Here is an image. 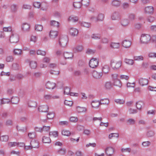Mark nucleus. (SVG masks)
Wrapping results in <instances>:
<instances>
[{
  "label": "nucleus",
  "instance_id": "nucleus-9",
  "mask_svg": "<svg viewBox=\"0 0 156 156\" xmlns=\"http://www.w3.org/2000/svg\"><path fill=\"white\" fill-rule=\"evenodd\" d=\"M45 86L48 89H53L55 87L56 85L55 83L49 81L46 83Z\"/></svg>",
  "mask_w": 156,
  "mask_h": 156
},
{
  "label": "nucleus",
  "instance_id": "nucleus-22",
  "mask_svg": "<svg viewBox=\"0 0 156 156\" xmlns=\"http://www.w3.org/2000/svg\"><path fill=\"white\" fill-rule=\"evenodd\" d=\"M18 8V6L17 4H13L10 5V9L11 12H15L17 11Z\"/></svg>",
  "mask_w": 156,
  "mask_h": 156
},
{
  "label": "nucleus",
  "instance_id": "nucleus-7",
  "mask_svg": "<svg viewBox=\"0 0 156 156\" xmlns=\"http://www.w3.org/2000/svg\"><path fill=\"white\" fill-rule=\"evenodd\" d=\"M78 30L73 27H70L69 29V32L70 35L72 37H76L77 36L78 33Z\"/></svg>",
  "mask_w": 156,
  "mask_h": 156
},
{
  "label": "nucleus",
  "instance_id": "nucleus-2",
  "mask_svg": "<svg viewBox=\"0 0 156 156\" xmlns=\"http://www.w3.org/2000/svg\"><path fill=\"white\" fill-rule=\"evenodd\" d=\"M58 43L61 47L64 48L66 47L68 42V38L66 35L60 36L58 40Z\"/></svg>",
  "mask_w": 156,
  "mask_h": 156
},
{
  "label": "nucleus",
  "instance_id": "nucleus-27",
  "mask_svg": "<svg viewBox=\"0 0 156 156\" xmlns=\"http://www.w3.org/2000/svg\"><path fill=\"white\" fill-rule=\"evenodd\" d=\"M79 23L82 27L86 28H89L91 26V24L90 23L85 22H79Z\"/></svg>",
  "mask_w": 156,
  "mask_h": 156
},
{
  "label": "nucleus",
  "instance_id": "nucleus-40",
  "mask_svg": "<svg viewBox=\"0 0 156 156\" xmlns=\"http://www.w3.org/2000/svg\"><path fill=\"white\" fill-rule=\"evenodd\" d=\"M62 135L67 136H69L71 135V133L69 130L64 129L62 131Z\"/></svg>",
  "mask_w": 156,
  "mask_h": 156
},
{
  "label": "nucleus",
  "instance_id": "nucleus-20",
  "mask_svg": "<svg viewBox=\"0 0 156 156\" xmlns=\"http://www.w3.org/2000/svg\"><path fill=\"white\" fill-rule=\"evenodd\" d=\"M105 16L104 14L99 13L96 18V22L102 21L104 19Z\"/></svg>",
  "mask_w": 156,
  "mask_h": 156
},
{
  "label": "nucleus",
  "instance_id": "nucleus-6",
  "mask_svg": "<svg viewBox=\"0 0 156 156\" xmlns=\"http://www.w3.org/2000/svg\"><path fill=\"white\" fill-rule=\"evenodd\" d=\"M19 41V37L16 34H13L10 38V41L12 43H16Z\"/></svg>",
  "mask_w": 156,
  "mask_h": 156
},
{
  "label": "nucleus",
  "instance_id": "nucleus-60",
  "mask_svg": "<svg viewBox=\"0 0 156 156\" xmlns=\"http://www.w3.org/2000/svg\"><path fill=\"white\" fill-rule=\"evenodd\" d=\"M105 87L106 89L109 90L112 87V85L111 83L107 82L105 84Z\"/></svg>",
  "mask_w": 156,
  "mask_h": 156
},
{
  "label": "nucleus",
  "instance_id": "nucleus-62",
  "mask_svg": "<svg viewBox=\"0 0 156 156\" xmlns=\"http://www.w3.org/2000/svg\"><path fill=\"white\" fill-rule=\"evenodd\" d=\"M37 55H40L44 56L46 55V52L43 51L38 50L37 51Z\"/></svg>",
  "mask_w": 156,
  "mask_h": 156
},
{
  "label": "nucleus",
  "instance_id": "nucleus-29",
  "mask_svg": "<svg viewBox=\"0 0 156 156\" xmlns=\"http://www.w3.org/2000/svg\"><path fill=\"white\" fill-rule=\"evenodd\" d=\"M29 65L30 67L32 69H35L37 66V62L34 61H31L30 62Z\"/></svg>",
  "mask_w": 156,
  "mask_h": 156
},
{
  "label": "nucleus",
  "instance_id": "nucleus-32",
  "mask_svg": "<svg viewBox=\"0 0 156 156\" xmlns=\"http://www.w3.org/2000/svg\"><path fill=\"white\" fill-rule=\"evenodd\" d=\"M64 56L66 59L72 58L73 55L72 53L66 52L64 53Z\"/></svg>",
  "mask_w": 156,
  "mask_h": 156
},
{
  "label": "nucleus",
  "instance_id": "nucleus-37",
  "mask_svg": "<svg viewBox=\"0 0 156 156\" xmlns=\"http://www.w3.org/2000/svg\"><path fill=\"white\" fill-rule=\"evenodd\" d=\"M91 38L94 40H98L101 38V36L99 34H94L91 35Z\"/></svg>",
  "mask_w": 156,
  "mask_h": 156
},
{
  "label": "nucleus",
  "instance_id": "nucleus-64",
  "mask_svg": "<svg viewBox=\"0 0 156 156\" xmlns=\"http://www.w3.org/2000/svg\"><path fill=\"white\" fill-rule=\"evenodd\" d=\"M148 56L149 58H156V53L154 52H151L148 53Z\"/></svg>",
  "mask_w": 156,
  "mask_h": 156
},
{
  "label": "nucleus",
  "instance_id": "nucleus-26",
  "mask_svg": "<svg viewBox=\"0 0 156 156\" xmlns=\"http://www.w3.org/2000/svg\"><path fill=\"white\" fill-rule=\"evenodd\" d=\"M66 152V149L64 148H61L58 150L57 152V154L60 155H64L65 154Z\"/></svg>",
  "mask_w": 156,
  "mask_h": 156
},
{
  "label": "nucleus",
  "instance_id": "nucleus-16",
  "mask_svg": "<svg viewBox=\"0 0 156 156\" xmlns=\"http://www.w3.org/2000/svg\"><path fill=\"white\" fill-rule=\"evenodd\" d=\"M30 26L27 23H24L22 25V29L24 32H28L30 30Z\"/></svg>",
  "mask_w": 156,
  "mask_h": 156
},
{
  "label": "nucleus",
  "instance_id": "nucleus-50",
  "mask_svg": "<svg viewBox=\"0 0 156 156\" xmlns=\"http://www.w3.org/2000/svg\"><path fill=\"white\" fill-rule=\"evenodd\" d=\"M81 4L85 6H88L90 4V0H82Z\"/></svg>",
  "mask_w": 156,
  "mask_h": 156
},
{
  "label": "nucleus",
  "instance_id": "nucleus-10",
  "mask_svg": "<svg viewBox=\"0 0 156 156\" xmlns=\"http://www.w3.org/2000/svg\"><path fill=\"white\" fill-rule=\"evenodd\" d=\"M58 35V31L56 30H51L49 32V36L51 39L56 38Z\"/></svg>",
  "mask_w": 156,
  "mask_h": 156
},
{
  "label": "nucleus",
  "instance_id": "nucleus-28",
  "mask_svg": "<svg viewBox=\"0 0 156 156\" xmlns=\"http://www.w3.org/2000/svg\"><path fill=\"white\" fill-rule=\"evenodd\" d=\"M30 144L32 148H37L38 147V143L37 141L35 140L31 141Z\"/></svg>",
  "mask_w": 156,
  "mask_h": 156
},
{
  "label": "nucleus",
  "instance_id": "nucleus-12",
  "mask_svg": "<svg viewBox=\"0 0 156 156\" xmlns=\"http://www.w3.org/2000/svg\"><path fill=\"white\" fill-rule=\"evenodd\" d=\"M84 49L83 46L81 44H79L73 48L74 51L77 52H80L82 51Z\"/></svg>",
  "mask_w": 156,
  "mask_h": 156
},
{
  "label": "nucleus",
  "instance_id": "nucleus-35",
  "mask_svg": "<svg viewBox=\"0 0 156 156\" xmlns=\"http://www.w3.org/2000/svg\"><path fill=\"white\" fill-rule=\"evenodd\" d=\"M143 105L144 103L141 101H138L136 102V106L137 109L140 110L142 109Z\"/></svg>",
  "mask_w": 156,
  "mask_h": 156
},
{
  "label": "nucleus",
  "instance_id": "nucleus-49",
  "mask_svg": "<svg viewBox=\"0 0 156 156\" xmlns=\"http://www.w3.org/2000/svg\"><path fill=\"white\" fill-rule=\"evenodd\" d=\"M19 101V98L18 97H13L12 98L11 102L13 104H17Z\"/></svg>",
  "mask_w": 156,
  "mask_h": 156
},
{
  "label": "nucleus",
  "instance_id": "nucleus-45",
  "mask_svg": "<svg viewBox=\"0 0 156 156\" xmlns=\"http://www.w3.org/2000/svg\"><path fill=\"white\" fill-rule=\"evenodd\" d=\"M120 1L117 0H114L112 2V5L115 6H119L120 5Z\"/></svg>",
  "mask_w": 156,
  "mask_h": 156
},
{
  "label": "nucleus",
  "instance_id": "nucleus-34",
  "mask_svg": "<svg viewBox=\"0 0 156 156\" xmlns=\"http://www.w3.org/2000/svg\"><path fill=\"white\" fill-rule=\"evenodd\" d=\"M102 71L103 72L106 74L108 73L109 71V68L108 66L104 65L102 66Z\"/></svg>",
  "mask_w": 156,
  "mask_h": 156
},
{
  "label": "nucleus",
  "instance_id": "nucleus-18",
  "mask_svg": "<svg viewBox=\"0 0 156 156\" xmlns=\"http://www.w3.org/2000/svg\"><path fill=\"white\" fill-rule=\"evenodd\" d=\"M139 83L141 86H143L148 84V80L145 78H141L139 80Z\"/></svg>",
  "mask_w": 156,
  "mask_h": 156
},
{
  "label": "nucleus",
  "instance_id": "nucleus-24",
  "mask_svg": "<svg viewBox=\"0 0 156 156\" xmlns=\"http://www.w3.org/2000/svg\"><path fill=\"white\" fill-rule=\"evenodd\" d=\"M91 105L93 108H97L99 107L100 105L99 101H94L92 102Z\"/></svg>",
  "mask_w": 156,
  "mask_h": 156
},
{
  "label": "nucleus",
  "instance_id": "nucleus-48",
  "mask_svg": "<svg viewBox=\"0 0 156 156\" xmlns=\"http://www.w3.org/2000/svg\"><path fill=\"white\" fill-rule=\"evenodd\" d=\"M52 96L50 94H45L43 97L44 100L46 101L51 99Z\"/></svg>",
  "mask_w": 156,
  "mask_h": 156
},
{
  "label": "nucleus",
  "instance_id": "nucleus-56",
  "mask_svg": "<svg viewBox=\"0 0 156 156\" xmlns=\"http://www.w3.org/2000/svg\"><path fill=\"white\" fill-rule=\"evenodd\" d=\"M43 29V26L41 25H36L35 26L36 30L38 31H41Z\"/></svg>",
  "mask_w": 156,
  "mask_h": 156
},
{
  "label": "nucleus",
  "instance_id": "nucleus-52",
  "mask_svg": "<svg viewBox=\"0 0 156 156\" xmlns=\"http://www.w3.org/2000/svg\"><path fill=\"white\" fill-rule=\"evenodd\" d=\"M51 24L52 26L58 27H59V23L57 21L52 20L51 22Z\"/></svg>",
  "mask_w": 156,
  "mask_h": 156
},
{
  "label": "nucleus",
  "instance_id": "nucleus-53",
  "mask_svg": "<svg viewBox=\"0 0 156 156\" xmlns=\"http://www.w3.org/2000/svg\"><path fill=\"white\" fill-rule=\"evenodd\" d=\"M31 8V5L27 4H24L22 6V8L24 9H30Z\"/></svg>",
  "mask_w": 156,
  "mask_h": 156
},
{
  "label": "nucleus",
  "instance_id": "nucleus-57",
  "mask_svg": "<svg viewBox=\"0 0 156 156\" xmlns=\"http://www.w3.org/2000/svg\"><path fill=\"white\" fill-rule=\"evenodd\" d=\"M8 146L9 147H15L17 145V143L16 142H10L8 144Z\"/></svg>",
  "mask_w": 156,
  "mask_h": 156
},
{
  "label": "nucleus",
  "instance_id": "nucleus-39",
  "mask_svg": "<svg viewBox=\"0 0 156 156\" xmlns=\"http://www.w3.org/2000/svg\"><path fill=\"white\" fill-rule=\"evenodd\" d=\"M136 122V120L132 118H129L126 120V123L128 125H133Z\"/></svg>",
  "mask_w": 156,
  "mask_h": 156
},
{
  "label": "nucleus",
  "instance_id": "nucleus-46",
  "mask_svg": "<svg viewBox=\"0 0 156 156\" xmlns=\"http://www.w3.org/2000/svg\"><path fill=\"white\" fill-rule=\"evenodd\" d=\"M133 59L135 61H140L144 60V57L142 55L139 56H135L133 57Z\"/></svg>",
  "mask_w": 156,
  "mask_h": 156
},
{
  "label": "nucleus",
  "instance_id": "nucleus-17",
  "mask_svg": "<svg viewBox=\"0 0 156 156\" xmlns=\"http://www.w3.org/2000/svg\"><path fill=\"white\" fill-rule=\"evenodd\" d=\"M78 17L76 16L71 15L69 18L68 21H71L73 23H75L78 21Z\"/></svg>",
  "mask_w": 156,
  "mask_h": 156
},
{
  "label": "nucleus",
  "instance_id": "nucleus-1",
  "mask_svg": "<svg viewBox=\"0 0 156 156\" xmlns=\"http://www.w3.org/2000/svg\"><path fill=\"white\" fill-rule=\"evenodd\" d=\"M151 36L148 34H142L140 36V43L141 44H147L151 41Z\"/></svg>",
  "mask_w": 156,
  "mask_h": 156
},
{
  "label": "nucleus",
  "instance_id": "nucleus-47",
  "mask_svg": "<svg viewBox=\"0 0 156 156\" xmlns=\"http://www.w3.org/2000/svg\"><path fill=\"white\" fill-rule=\"evenodd\" d=\"M41 3L39 2H35L33 3V5L35 8L40 9L41 8Z\"/></svg>",
  "mask_w": 156,
  "mask_h": 156
},
{
  "label": "nucleus",
  "instance_id": "nucleus-43",
  "mask_svg": "<svg viewBox=\"0 0 156 156\" xmlns=\"http://www.w3.org/2000/svg\"><path fill=\"white\" fill-rule=\"evenodd\" d=\"M9 138L7 135L2 136H0V140L2 142H6L8 140Z\"/></svg>",
  "mask_w": 156,
  "mask_h": 156
},
{
  "label": "nucleus",
  "instance_id": "nucleus-33",
  "mask_svg": "<svg viewBox=\"0 0 156 156\" xmlns=\"http://www.w3.org/2000/svg\"><path fill=\"white\" fill-rule=\"evenodd\" d=\"M121 25L123 27L127 26L129 23V20L127 19H122L121 22Z\"/></svg>",
  "mask_w": 156,
  "mask_h": 156
},
{
  "label": "nucleus",
  "instance_id": "nucleus-36",
  "mask_svg": "<svg viewBox=\"0 0 156 156\" xmlns=\"http://www.w3.org/2000/svg\"><path fill=\"white\" fill-rule=\"evenodd\" d=\"M124 62L126 64L129 65H133L134 63L133 60L126 58L125 59Z\"/></svg>",
  "mask_w": 156,
  "mask_h": 156
},
{
  "label": "nucleus",
  "instance_id": "nucleus-4",
  "mask_svg": "<svg viewBox=\"0 0 156 156\" xmlns=\"http://www.w3.org/2000/svg\"><path fill=\"white\" fill-rule=\"evenodd\" d=\"M89 65L90 67L94 68L97 67L98 65V61L95 58H92L90 61Z\"/></svg>",
  "mask_w": 156,
  "mask_h": 156
},
{
  "label": "nucleus",
  "instance_id": "nucleus-41",
  "mask_svg": "<svg viewBox=\"0 0 156 156\" xmlns=\"http://www.w3.org/2000/svg\"><path fill=\"white\" fill-rule=\"evenodd\" d=\"M73 5L76 9H80L81 8L82 4L80 2H75L73 3Z\"/></svg>",
  "mask_w": 156,
  "mask_h": 156
},
{
  "label": "nucleus",
  "instance_id": "nucleus-58",
  "mask_svg": "<svg viewBox=\"0 0 156 156\" xmlns=\"http://www.w3.org/2000/svg\"><path fill=\"white\" fill-rule=\"evenodd\" d=\"M135 15L133 13H130L128 15L129 20L130 21H133L134 20Z\"/></svg>",
  "mask_w": 156,
  "mask_h": 156
},
{
  "label": "nucleus",
  "instance_id": "nucleus-5",
  "mask_svg": "<svg viewBox=\"0 0 156 156\" xmlns=\"http://www.w3.org/2000/svg\"><path fill=\"white\" fill-rule=\"evenodd\" d=\"M122 46L125 48H129L130 47L132 43L130 41L128 40H125L122 41L121 43Z\"/></svg>",
  "mask_w": 156,
  "mask_h": 156
},
{
  "label": "nucleus",
  "instance_id": "nucleus-54",
  "mask_svg": "<svg viewBox=\"0 0 156 156\" xmlns=\"http://www.w3.org/2000/svg\"><path fill=\"white\" fill-rule=\"evenodd\" d=\"M78 118L77 117L71 116L69 118V121L73 122H76L78 121Z\"/></svg>",
  "mask_w": 156,
  "mask_h": 156
},
{
  "label": "nucleus",
  "instance_id": "nucleus-23",
  "mask_svg": "<svg viewBox=\"0 0 156 156\" xmlns=\"http://www.w3.org/2000/svg\"><path fill=\"white\" fill-rule=\"evenodd\" d=\"M42 142L44 143H50L51 142V140L50 138L44 136L42 137Z\"/></svg>",
  "mask_w": 156,
  "mask_h": 156
},
{
  "label": "nucleus",
  "instance_id": "nucleus-51",
  "mask_svg": "<svg viewBox=\"0 0 156 156\" xmlns=\"http://www.w3.org/2000/svg\"><path fill=\"white\" fill-rule=\"evenodd\" d=\"M28 105L30 107H35L37 105V103L35 101H30L29 102Z\"/></svg>",
  "mask_w": 156,
  "mask_h": 156
},
{
  "label": "nucleus",
  "instance_id": "nucleus-11",
  "mask_svg": "<svg viewBox=\"0 0 156 156\" xmlns=\"http://www.w3.org/2000/svg\"><path fill=\"white\" fill-rule=\"evenodd\" d=\"M76 111L78 113H86L87 111V108L85 107L77 106Z\"/></svg>",
  "mask_w": 156,
  "mask_h": 156
},
{
  "label": "nucleus",
  "instance_id": "nucleus-25",
  "mask_svg": "<svg viewBox=\"0 0 156 156\" xmlns=\"http://www.w3.org/2000/svg\"><path fill=\"white\" fill-rule=\"evenodd\" d=\"M100 105H108L109 103V100L108 98L101 99L99 101Z\"/></svg>",
  "mask_w": 156,
  "mask_h": 156
},
{
  "label": "nucleus",
  "instance_id": "nucleus-19",
  "mask_svg": "<svg viewBox=\"0 0 156 156\" xmlns=\"http://www.w3.org/2000/svg\"><path fill=\"white\" fill-rule=\"evenodd\" d=\"M38 109L40 112H47L48 109V107L47 105H45L40 106Z\"/></svg>",
  "mask_w": 156,
  "mask_h": 156
},
{
  "label": "nucleus",
  "instance_id": "nucleus-3",
  "mask_svg": "<svg viewBox=\"0 0 156 156\" xmlns=\"http://www.w3.org/2000/svg\"><path fill=\"white\" fill-rule=\"evenodd\" d=\"M122 62L121 60L118 61L112 60L111 62V66L114 69H119L121 66Z\"/></svg>",
  "mask_w": 156,
  "mask_h": 156
},
{
  "label": "nucleus",
  "instance_id": "nucleus-44",
  "mask_svg": "<svg viewBox=\"0 0 156 156\" xmlns=\"http://www.w3.org/2000/svg\"><path fill=\"white\" fill-rule=\"evenodd\" d=\"M49 135L54 137H57L58 136V132L56 131H51L49 132Z\"/></svg>",
  "mask_w": 156,
  "mask_h": 156
},
{
  "label": "nucleus",
  "instance_id": "nucleus-38",
  "mask_svg": "<svg viewBox=\"0 0 156 156\" xmlns=\"http://www.w3.org/2000/svg\"><path fill=\"white\" fill-rule=\"evenodd\" d=\"M155 134V132L154 131L150 130L147 132L146 135L148 137H151L154 136Z\"/></svg>",
  "mask_w": 156,
  "mask_h": 156
},
{
  "label": "nucleus",
  "instance_id": "nucleus-59",
  "mask_svg": "<svg viewBox=\"0 0 156 156\" xmlns=\"http://www.w3.org/2000/svg\"><path fill=\"white\" fill-rule=\"evenodd\" d=\"M28 136L30 139H34L36 137V133L34 132L30 133L28 134Z\"/></svg>",
  "mask_w": 156,
  "mask_h": 156
},
{
  "label": "nucleus",
  "instance_id": "nucleus-21",
  "mask_svg": "<svg viewBox=\"0 0 156 156\" xmlns=\"http://www.w3.org/2000/svg\"><path fill=\"white\" fill-rule=\"evenodd\" d=\"M41 10L43 11H46L48 8V5L47 3L45 2H43L41 3Z\"/></svg>",
  "mask_w": 156,
  "mask_h": 156
},
{
  "label": "nucleus",
  "instance_id": "nucleus-63",
  "mask_svg": "<svg viewBox=\"0 0 156 156\" xmlns=\"http://www.w3.org/2000/svg\"><path fill=\"white\" fill-rule=\"evenodd\" d=\"M55 115L53 113L49 112L48 113L47 117L48 119H52L54 117Z\"/></svg>",
  "mask_w": 156,
  "mask_h": 156
},
{
  "label": "nucleus",
  "instance_id": "nucleus-31",
  "mask_svg": "<svg viewBox=\"0 0 156 156\" xmlns=\"http://www.w3.org/2000/svg\"><path fill=\"white\" fill-rule=\"evenodd\" d=\"M113 85L116 86L121 88L122 86V83L121 81L119 80H117L113 81Z\"/></svg>",
  "mask_w": 156,
  "mask_h": 156
},
{
  "label": "nucleus",
  "instance_id": "nucleus-30",
  "mask_svg": "<svg viewBox=\"0 0 156 156\" xmlns=\"http://www.w3.org/2000/svg\"><path fill=\"white\" fill-rule=\"evenodd\" d=\"M113 20H117L120 19V16L118 13L115 12L112 15L111 17Z\"/></svg>",
  "mask_w": 156,
  "mask_h": 156
},
{
  "label": "nucleus",
  "instance_id": "nucleus-13",
  "mask_svg": "<svg viewBox=\"0 0 156 156\" xmlns=\"http://www.w3.org/2000/svg\"><path fill=\"white\" fill-rule=\"evenodd\" d=\"M120 45L119 43L112 42L110 43V47L113 49H118L120 47Z\"/></svg>",
  "mask_w": 156,
  "mask_h": 156
},
{
  "label": "nucleus",
  "instance_id": "nucleus-14",
  "mask_svg": "<svg viewBox=\"0 0 156 156\" xmlns=\"http://www.w3.org/2000/svg\"><path fill=\"white\" fill-rule=\"evenodd\" d=\"M106 154L109 156H111L114 153V150L112 147H109L105 149Z\"/></svg>",
  "mask_w": 156,
  "mask_h": 156
},
{
  "label": "nucleus",
  "instance_id": "nucleus-8",
  "mask_svg": "<svg viewBox=\"0 0 156 156\" xmlns=\"http://www.w3.org/2000/svg\"><path fill=\"white\" fill-rule=\"evenodd\" d=\"M103 73L101 72H98L94 71L92 73L93 77L96 79H99L101 78L102 76Z\"/></svg>",
  "mask_w": 156,
  "mask_h": 156
},
{
  "label": "nucleus",
  "instance_id": "nucleus-55",
  "mask_svg": "<svg viewBox=\"0 0 156 156\" xmlns=\"http://www.w3.org/2000/svg\"><path fill=\"white\" fill-rule=\"evenodd\" d=\"M115 101L117 104H123L125 102V101L122 99H116Z\"/></svg>",
  "mask_w": 156,
  "mask_h": 156
},
{
  "label": "nucleus",
  "instance_id": "nucleus-42",
  "mask_svg": "<svg viewBox=\"0 0 156 156\" xmlns=\"http://www.w3.org/2000/svg\"><path fill=\"white\" fill-rule=\"evenodd\" d=\"M13 53L15 55H21L22 54V50L18 49H14Z\"/></svg>",
  "mask_w": 156,
  "mask_h": 156
},
{
  "label": "nucleus",
  "instance_id": "nucleus-15",
  "mask_svg": "<svg viewBox=\"0 0 156 156\" xmlns=\"http://www.w3.org/2000/svg\"><path fill=\"white\" fill-rule=\"evenodd\" d=\"M144 10L146 13L151 14L153 12L154 8L152 6H147L144 8Z\"/></svg>",
  "mask_w": 156,
  "mask_h": 156
},
{
  "label": "nucleus",
  "instance_id": "nucleus-61",
  "mask_svg": "<svg viewBox=\"0 0 156 156\" xmlns=\"http://www.w3.org/2000/svg\"><path fill=\"white\" fill-rule=\"evenodd\" d=\"M128 111L129 113L130 114H134L137 112V111L136 109H132L131 108H129L128 110Z\"/></svg>",
  "mask_w": 156,
  "mask_h": 156
}]
</instances>
